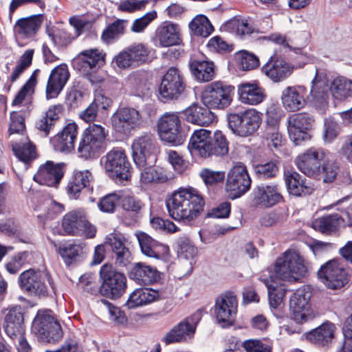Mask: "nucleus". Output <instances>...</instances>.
Returning <instances> with one entry per match:
<instances>
[{"label":"nucleus","mask_w":352,"mask_h":352,"mask_svg":"<svg viewBox=\"0 0 352 352\" xmlns=\"http://www.w3.org/2000/svg\"><path fill=\"white\" fill-rule=\"evenodd\" d=\"M298 169L311 178L322 176L324 183L333 182L338 175V164L329 157V153L320 148L311 147L299 154L295 159Z\"/></svg>","instance_id":"1"},{"label":"nucleus","mask_w":352,"mask_h":352,"mask_svg":"<svg viewBox=\"0 0 352 352\" xmlns=\"http://www.w3.org/2000/svg\"><path fill=\"white\" fill-rule=\"evenodd\" d=\"M169 215L177 221H191L204 210L205 202L199 191L192 187L180 188L166 200Z\"/></svg>","instance_id":"2"},{"label":"nucleus","mask_w":352,"mask_h":352,"mask_svg":"<svg viewBox=\"0 0 352 352\" xmlns=\"http://www.w3.org/2000/svg\"><path fill=\"white\" fill-rule=\"evenodd\" d=\"M309 263L294 250H287L278 257L274 267L275 276L281 280L296 282L309 273Z\"/></svg>","instance_id":"3"},{"label":"nucleus","mask_w":352,"mask_h":352,"mask_svg":"<svg viewBox=\"0 0 352 352\" xmlns=\"http://www.w3.org/2000/svg\"><path fill=\"white\" fill-rule=\"evenodd\" d=\"M105 129L100 124H90L82 133L77 153L84 160L98 157L105 149Z\"/></svg>","instance_id":"4"},{"label":"nucleus","mask_w":352,"mask_h":352,"mask_svg":"<svg viewBox=\"0 0 352 352\" xmlns=\"http://www.w3.org/2000/svg\"><path fill=\"white\" fill-rule=\"evenodd\" d=\"M50 310L38 311L32 323V330L38 338L47 343H55L63 338V330Z\"/></svg>","instance_id":"5"},{"label":"nucleus","mask_w":352,"mask_h":352,"mask_svg":"<svg viewBox=\"0 0 352 352\" xmlns=\"http://www.w3.org/2000/svg\"><path fill=\"white\" fill-rule=\"evenodd\" d=\"M228 126L232 133L241 137L254 133L261 124V113L254 109L228 114Z\"/></svg>","instance_id":"6"},{"label":"nucleus","mask_w":352,"mask_h":352,"mask_svg":"<svg viewBox=\"0 0 352 352\" xmlns=\"http://www.w3.org/2000/svg\"><path fill=\"white\" fill-rule=\"evenodd\" d=\"M100 276L102 284L99 292L102 296L114 300L124 294L126 289V278L123 273L105 264L100 270Z\"/></svg>","instance_id":"7"},{"label":"nucleus","mask_w":352,"mask_h":352,"mask_svg":"<svg viewBox=\"0 0 352 352\" xmlns=\"http://www.w3.org/2000/svg\"><path fill=\"white\" fill-rule=\"evenodd\" d=\"M48 284L54 288L52 278L47 272L29 269L19 276L21 289L30 295L45 297L48 294Z\"/></svg>","instance_id":"8"},{"label":"nucleus","mask_w":352,"mask_h":352,"mask_svg":"<svg viewBox=\"0 0 352 352\" xmlns=\"http://www.w3.org/2000/svg\"><path fill=\"white\" fill-rule=\"evenodd\" d=\"M132 156L138 167L146 164H155L156 162L157 143L151 133H144L133 140L131 145Z\"/></svg>","instance_id":"9"},{"label":"nucleus","mask_w":352,"mask_h":352,"mask_svg":"<svg viewBox=\"0 0 352 352\" xmlns=\"http://www.w3.org/2000/svg\"><path fill=\"white\" fill-rule=\"evenodd\" d=\"M251 184L247 167L242 163H238L228 171L225 189L228 197L234 199L246 193Z\"/></svg>","instance_id":"10"},{"label":"nucleus","mask_w":352,"mask_h":352,"mask_svg":"<svg viewBox=\"0 0 352 352\" xmlns=\"http://www.w3.org/2000/svg\"><path fill=\"white\" fill-rule=\"evenodd\" d=\"M186 87L183 74L175 67H170L164 75L159 87V94L164 102L178 99Z\"/></svg>","instance_id":"11"},{"label":"nucleus","mask_w":352,"mask_h":352,"mask_svg":"<svg viewBox=\"0 0 352 352\" xmlns=\"http://www.w3.org/2000/svg\"><path fill=\"white\" fill-rule=\"evenodd\" d=\"M201 318V313L199 311L195 312L190 316L180 321L177 324L168 331L162 339V341L166 345L185 342L193 338L198 322Z\"/></svg>","instance_id":"12"},{"label":"nucleus","mask_w":352,"mask_h":352,"mask_svg":"<svg viewBox=\"0 0 352 352\" xmlns=\"http://www.w3.org/2000/svg\"><path fill=\"white\" fill-rule=\"evenodd\" d=\"M157 128L161 140L172 145H182L186 140V134L176 113H166L162 116L159 120Z\"/></svg>","instance_id":"13"},{"label":"nucleus","mask_w":352,"mask_h":352,"mask_svg":"<svg viewBox=\"0 0 352 352\" xmlns=\"http://www.w3.org/2000/svg\"><path fill=\"white\" fill-rule=\"evenodd\" d=\"M234 90L232 86L217 81L206 87L201 94L203 104L210 109H224L232 100L231 92Z\"/></svg>","instance_id":"14"},{"label":"nucleus","mask_w":352,"mask_h":352,"mask_svg":"<svg viewBox=\"0 0 352 352\" xmlns=\"http://www.w3.org/2000/svg\"><path fill=\"white\" fill-rule=\"evenodd\" d=\"M104 159V168L110 177L120 181L129 179L131 166L122 148H113Z\"/></svg>","instance_id":"15"},{"label":"nucleus","mask_w":352,"mask_h":352,"mask_svg":"<svg viewBox=\"0 0 352 352\" xmlns=\"http://www.w3.org/2000/svg\"><path fill=\"white\" fill-rule=\"evenodd\" d=\"M318 275L327 287L331 289H340L349 280L346 270L337 259L329 261L321 266Z\"/></svg>","instance_id":"16"},{"label":"nucleus","mask_w":352,"mask_h":352,"mask_svg":"<svg viewBox=\"0 0 352 352\" xmlns=\"http://www.w3.org/2000/svg\"><path fill=\"white\" fill-rule=\"evenodd\" d=\"M314 118L306 112L294 113L287 118V131L290 140L296 144L309 140L308 131L311 129Z\"/></svg>","instance_id":"17"},{"label":"nucleus","mask_w":352,"mask_h":352,"mask_svg":"<svg viewBox=\"0 0 352 352\" xmlns=\"http://www.w3.org/2000/svg\"><path fill=\"white\" fill-rule=\"evenodd\" d=\"M237 305L236 296L232 292H226L216 299L214 313L222 327H229L234 324Z\"/></svg>","instance_id":"18"},{"label":"nucleus","mask_w":352,"mask_h":352,"mask_svg":"<svg viewBox=\"0 0 352 352\" xmlns=\"http://www.w3.org/2000/svg\"><path fill=\"white\" fill-rule=\"evenodd\" d=\"M104 63V54L98 49H89L80 52L74 60V67L92 83V74Z\"/></svg>","instance_id":"19"},{"label":"nucleus","mask_w":352,"mask_h":352,"mask_svg":"<svg viewBox=\"0 0 352 352\" xmlns=\"http://www.w3.org/2000/svg\"><path fill=\"white\" fill-rule=\"evenodd\" d=\"M111 123L114 129L126 134L141 123L140 112L132 107H120L112 115Z\"/></svg>","instance_id":"20"},{"label":"nucleus","mask_w":352,"mask_h":352,"mask_svg":"<svg viewBox=\"0 0 352 352\" xmlns=\"http://www.w3.org/2000/svg\"><path fill=\"white\" fill-rule=\"evenodd\" d=\"M252 195L255 206L265 208L275 206L283 199L276 184L257 185L254 187Z\"/></svg>","instance_id":"21"},{"label":"nucleus","mask_w":352,"mask_h":352,"mask_svg":"<svg viewBox=\"0 0 352 352\" xmlns=\"http://www.w3.org/2000/svg\"><path fill=\"white\" fill-rule=\"evenodd\" d=\"M136 236L141 252L144 255L158 260L166 261L168 259L170 250L168 245L156 241L143 232L137 233Z\"/></svg>","instance_id":"22"},{"label":"nucleus","mask_w":352,"mask_h":352,"mask_svg":"<svg viewBox=\"0 0 352 352\" xmlns=\"http://www.w3.org/2000/svg\"><path fill=\"white\" fill-rule=\"evenodd\" d=\"M293 71L294 66L276 54L272 56L262 67V72L275 82L285 80Z\"/></svg>","instance_id":"23"},{"label":"nucleus","mask_w":352,"mask_h":352,"mask_svg":"<svg viewBox=\"0 0 352 352\" xmlns=\"http://www.w3.org/2000/svg\"><path fill=\"white\" fill-rule=\"evenodd\" d=\"M126 239L120 233H111L105 237L104 245L109 246L116 254V263L118 266L125 267L129 265L132 256L126 246Z\"/></svg>","instance_id":"24"},{"label":"nucleus","mask_w":352,"mask_h":352,"mask_svg":"<svg viewBox=\"0 0 352 352\" xmlns=\"http://www.w3.org/2000/svg\"><path fill=\"white\" fill-rule=\"evenodd\" d=\"M3 329L12 340L24 334L23 309L21 306H14L8 311L4 316Z\"/></svg>","instance_id":"25"},{"label":"nucleus","mask_w":352,"mask_h":352,"mask_svg":"<svg viewBox=\"0 0 352 352\" xmlns=\"http://www.w3.org/2000/svg\"><path fill=\"white\" fill-rule=\"evenodd\" d=\"M77 135V124L69 123L50 139V143L56 151L68 153L74 149Z\"/></svg>","instance_id":"26"},{"label":"nucleus","mask_w":352,"mask_h":352,"mask_svg":"<svg viewBox=\"0 0 352 352\" xmlns=\"http://www.w3.org/2000/svg\"><path fill=\"white\" fill-rule=\"evenodd\" d=\"M284 180L288 192L296 197L311 195L315 190L311 182L295 170L285 171Z\"/></svg>","instance_id":"27"},{"label":"nucleus","mask_w":352,"mask_h":352,"mask_svg":"<svg viewBox=\"0 0 352 352\" xmlns=\"http://www.w3.org/2000/svg\"><path fill=\"white\" fill-rule=\"evenodd\" d=\"M69 78V72L66 64H60L54 68L50 74L46 86V98L52 99L56 98Z\"/></svg>","instance_id":"28"},{"label":"nucleus","mask_w":352,"mask_h":352,"mask_svg":"<svg viewBox=\"0 0 352 352\" xmlns=\"http://www.w3.org/2000/svg\"><path fill=\"white\" fill-rule=\"evenodd\" d=\"M63 164H54L47 161L40 166L34 179L41 185L47 186H56L63 177Z\"/></svg>","instance_id":"29"},{"label":"nucleus","mask_w":352,"mask_h":352,"mask_svg":"<svg viewBox=\"0 0 352 352\" xmlns=\"http://www.w3.org/2000/svg\"><path fill=\"white\" fill-rule=\"evenodd\" d=\"M290 316L296 322L302 324L312 320L314 313L309 309L308 300L302 295L296 293L289 301Z\"/></svg>","instance_id":"30"},{"label":"nucleus","mask_w":352,"mask_h":352,"mask_svg":"<svg viewBox=\"0 0 352 352\" xmlns=\"http://www.w3.org/2000/svg\"><path fill=\"white\" fill-rule=\"evenodd\" d=\"M166 292L153 289L151 288H139L134 290L126 302L129 309L144 306L153 302L166 298Z\"/></svg>","instance_id":"31"},{"label":"nucleus","mask_w":352,"mask_h":352,"mask_svg":"<svg viewBox=\"0 0 352 352\" xmlns=\"http://www.w3.org/2000/svg\"><path fill=\"white\" fill-rule=\"evenodd\" d=\"M154 40L156 45L162 47L179 45L182 39L178 25L169 22L163 23L157 28Z\"/></svg>","instance_id":"32"},{"label":"nucleus","mask_w":352,"mask_h":352,"mask_svg":"<svg viewBox=\"0 0 352 352\" xmlns=\"http://www.w3.org/2000/svg\"><path fill=\"white\" fill-rule=\"evenodd\" d=\"M211 131L201 129L195 130L192 134L188 148L192 155L201 157H208V149L211 146Z\"/></svg>","instance_id":"33"},{"label":"nucleus","mask_w":352,"mask_h":352,"mask_svg":"<svg viewBox=\"0 0 352 352\" xmlns=\"http://www.w3.org/2000/svg\"><path fill=\"white\" fill-rule=\"evenodd\" d=\"M336 325L326 321L306 333V338L311 343L321 346H328L335 338Z\"/></svg>","instance_id":"34"},{"label":"nucleus","mask_w":352,"mask_h":352,"mask_svg":"<svg viewBox=\"0 0 352 352\" xmlns=\"http://www.w3.org/2000/svg\"><path fill=\"white\" fill-rule=\"evenodd\" d=\"M93 179L92 173L88 170L74 171L66 187L69 198L78 199L82 191L89 187Z\"/></svg>","instance_id":"35"},{"label":"nucleus","mask_w":352,"mask_h":352,"mask_svg":"<svg viewBox=\"0 0 352 352\" xmlns=\"http://www.w3.org/2000/svg\"><path fill=\"white\" fill-rule=\"evenodd\" d=\"M131 279L139 285L153 284L160 279V273L156 268L142 263H137L129 272Z\"/></svg>","instance_id":"36"},{"label":"nucleus","mask_w":352,"mask_h":352,"mask_svg":"<svg viewBox=\"0 0 352 352\" xmlns=\"http://www.w3.org/2000/svg\"><path fill=\"white\" fill-rule=\"evenodd\" d=\"M302 87H287L282 92L281 100L284 108L288 111H297L302 109L306 100Z\"/></svg>","instance_id":"37"},{"label":"nucleus","mask_w":352,"mask_h":352,"mask_svg":"<svg viewBox=\"0 0 352 352\" xmlns=\"http://www.w3.org/2000/svg\"><path fill=\"white\" fill-rule=\"evenodd\" d=\"M239 100L244 104L256 105L265 98L264 90L256 83L244 82L238 86Z\"/></svg>","instance_id":"38"},{"label":"nucleus","mask_w":352,"mask_h":352,"mask_svg":"<svg viewBox=\"0 0 352 352\" xmlns=\"http://www.w3.org/2000/svg\"><path fill=\"white\" fill-rule=\"evenodd\" d=\"M85 213L81 210H74L64 215L62 219V228L65 234L81 235L82 226H85Z\"/></svg>","instance_id":"39"},{"label":"nucleus","mask_w":352,"mask_h":352,"mask_svg":"<svg viewBox=\"0 0 352 352\" xmlns=\"http://www.w3.org/2000/svg\"><path fill=\"white\" fill-rule=\"evenodd\" d=\"M210 109L203 107L197 104H193L184 111V114L187 121L200 126H208L214 119L213 113Z\"/></svg>","instance_id":"40"},{"label":"nucleus","mask_w":352,"mask_h":352,"mask_svg":"<svg viewBox=\"0 0 352 352\" xmlns=\"http://www.w3.org/2000/svg\"><path fill=\"white\" fill-rule=\"evenodd\" d=\"M344 226V218L338 213L322 216L314 221V228L325 234H331Z\"/></svg>","instance_id":"41"},{"label":"nucleus","mask_w":352,"mask_h":352,"mask_svg":"<svg viewBox=\"0 0 352 352\" xmlns=\"http://www.w3.org/2000/svg\"><path fill=\"white\" fill-rule=\"evenodd\" d=\"M43 17L42 14H37L19 19L14 25V32L22 38L34 36L42 24Z\"/></svg>","instance_id":"42"},{"label":"nucleus","mask_w":352,"mask_h":352,"mask_svg":"<svg viewBox=\"0 0 352 352\" xmlns=\"http://www.w3.org/2000/svg\"><path fill=\"white\" fill-rule=\"evenodd\" d=\"M63 108L60 104L54 105L49 108L44 116L36 121V128L44 137L49 135L56 122L60 118V113Z\"/></svg>","instance_id":"43"},{"label":"nucleus","mask_w":352,"mask_h":352,"mask_svg":"<svg viewBox=\"0 0 352 352\" xmlns=\"http://www.w3.org/2000/svg\"><path fill=\"white\" fill-rule=\"evenodd\" d=\"M191 74L195 78L200 82L212 80L214 76L213 63L194 60L189 65Z\"/></svg>","instance_id":"44"},{"label":"nucleus","mask_w":352,"mask_h":352,"mask_svg":"<svg viewBox=\"0 0 352 352\" xmlns=\"http://www.w3.org/2000/svg\"><path fill=\"white\" fill-rule=\"evenodd\" d=\"M260 279L267 288L270 306L274 309L278 308L285 296V289L272 278L267 279L261 277Z\"/></svg>","instance_id":"45"},{"label":"nucleus","mask_w":352,"mask_h":352,"mask_svg":"<svg viewBox=\"0 0 352 352\" xmlns=\"http://www.w3.org/2000/svg\"><path fill=\"white\" fill-rule=\"evenodd\" d=\"M51 243L67 265H70L75 261L82 251V246L80 244L71 241L56 244L54 241H51Z\"/></svg>","instance_id":"46"},{"label":"nucleus","mask_w":352,"mask_h":352,"mask_svg":"<svg viewBox=\"0 0 352 352\" xmlns=\"http://www.w3.org/2000/svg\"><path fill=\"white\" fill-rule=\"evenodd\" d=\"M329 90L335 98L344 100L352 96V81L343 76L337 77L331 82Z\"/></svg>","instance_id":"47"},{"label":"nucleus","mask_w":352,"mask_h":352,"mask_svg":"<svg viewBox=\"0 0 352 352\" xmlns=\"http://www.w3.org/2000/svg\"><path fill=\"white\" fill-rule=\"evenodd\" d=\"M318 71L316 72L315 78L312 80L311 89V100L316 105L324 106L327 103L329 87L324 82L317 80Z\"/></svg>","instance_id":"48"},{"label":"nucleus","mask_w":352,"mask_h":352,"mask_svg":"<svg viewBox=\"0 0 352 352\" xmlns=\"http://www.w3.org/2000/svg\"><path fill=\"white\" fill-rule=\"evenodd\" d=\"M127 23V20L117 19L109 24L102 32L101 36L102 40L107 44L114 42L124 33L126 24Z\"/></svg>","instance_id":"49"},{"label":"nucleus","mask_w":352,"mask_h":352,"mask_svg":"<svg viewBox=\"0 0 352 352\" xmlns=\"http://www.w3.org/2000/svg\"><path fill=\"white\" fill-rule=\"evenodd\" d=\"M189 28L195 35L208 37L214 30L208 19L204 15L195 17L189 23Z\"/></svg>","instance_id":"50"},{"label":"nucleus","mask_w":352,"mask_h":352,"mask_svg":"<svg viewBox=\"0 0 352 352\" xmlns=\"http://www.w3.org/2000/svg\"><path fill=\"white\" fill-rule=\"evenodd\" d=\"M208 157L211 155L224 156L228 153V142L220 131L214 133L211 146L208 149Z\"/></svg>","instance_id":"51"},{"label":"nucleus","mask_w":352,"mask_h":352,"mask_svg":"<svg viewBox=\"0 0 352 352\" xmlns=\"http://www.w3.org/2000/svg\"><path fill=\"white\" fill-rule=\"evenodd\" d=\"M155 164H146L144 166L138 167L141 170L140 181L143 184L151 182H164L167 177L160 169H157Z\"/></svg>","instance_id":"52"},{"label":"nucleus","mask_w":352,"mask_h":352,"mask_svg":"<svg viewBox=\"0 0 352 352\" xmlns=\"http://www.w3.org/2000/svg\"><path fill=\"white\" fill-rule=\"evenodd\" d=\"M12 147L15 155L25 163L36 157L35 146L31 142H14Z\"/></svg>","instance_id":"53"},{"label":"nucleus","mask_w":352,"mask_h":352,"mask_svg":"<svg viewBox=\"0 0 352 352\" xmlns=\"http://www.w3.org/2000/svg\"><path fill=\"white\" fill-rule=\"evenodd\" d=\"M133 66H139L146 62L150 53L148 47L143 43H134L127 47Z\"/></svg>","instance_id":"54"},{"label":"nucleus","mask_w":352,"mask_h":352,"mask_svg":"<svg viewBox=\"0 0 352 352\" xmlns=\"http://www.w3.org/2000/svg\"><path fill=\"white\" fill-rule=\"evenodd\" d=\"M223 28L231 32H235L237 35L243 36L253 33L254 29L245 19H232L227 21Z\"/></svg>","instance_id":"55"},{"label":"nucleus","mask_w":352,"mask_h":352,"mask_svg":"<svg viewBox=\"0 0 352 352\" xmlns=\"http://www.w3.org/2000/svg\"><path fill=\"white\" fill-rule=\"evenodd\" d=\"M178 256L185 259L194 258L197 254V248L187 237H179L176 241Z\"/></svg>","instance_id":"56"},{"label":"nucleus","mask_w":352,"mask_h":352,"mask_svg":"<svg viewBox=\"0 0 352 352\" xmlns=\"http://www.w3.org/2000/svg\"><path fill=\"white\" fill-rule=\"evenodd\" d=\"M254 170L256 177L261 179H271L276 177L278 172V163L276 160H272L256 164L254 166Z\"/></svg>","instance_id":"57"},{"label":"nucleus","mask_w":352,"mask_h":352,"mask_svg":"<svg viewBox=\"0 0 352 352\" xmlns=\"http://www.w3.org/2000/svg\"><path fill=\"white\" fill-rule=\"evenodd\" d=\"M34 54L33 50H26L20 57L16 65L15 66L11 76L10 82L12 83L15 82L21 74L30 66L32 61Z\"/></svg>","instance_id":"58"},{"label":"nucleus","mask_w":352,"mask_h":352,"mask_svg":"<svg viewBox=\"0 0 352 352\" xmlns=\"http://www.w3.org/2000/svg\"><path fill=\"white\" fill-rule=\"evenodd\" d=\"M31 252L29 251L19 252L15 254L6 265V268L10 274H16L26 263H29Z\"/></svg>","instance_id":"59"},{"label":"nucleus","mask_w":352,"mask_h":352,"mask_svg":"<svg viewBox=\"0 0 352 352\" xmlns=\"http://www.w3.org/2000/svg\"><path fill=\"white\" fill-rule=\"evenodd\" d=\"M199 176L206 186H212L219 183L223 182L225 179V172L220 170H214L210 168H203Z\"/></svg>","instance_id":"60"},{"label":"nucleus","mask_w":352,"mask_h":352,"mask_svg":"<svg viewBox=\"0 0 352 352\" xmlns=\"http://www.w3.org/2000/svg\"><path fill=\"white\" fill-rule=\"evenodd\" d=\"M119 202H120V196L113 192L100 198L98 203V206L102 212L113 213Z\"/></svg>","instance_id":"61"},{"label":"nucleus","mask_w":352,"mask_h":352,"mask_svg":"<svg viewBox=\"0 0 352 352\" xmlns=\"http://www.w3.org/2000/svg\"><path fill=\"white\" fill-rule=\"evenodd\" d=\"M236 59L239 65L243 70H251L258 66V58L253 54L245 51H241L237 54Z\"/></svg>","instance_id":"62"},{"label":"nucleus","mask_w":352,"mask_h":352,"mask_svg":"<svg viewBox=\"0 0 352 352\" xmlns=\"http://www.w3.org/2000/svg\"><path fill=\"white\" fill-rule=\"evenodd\" d=\"M342 330L343 343L336 352H352V314L346 319Z\"/></svg>","instance_id":"63"},{"label":"nucleus","mask_w":352,"mask_h":352,"mask_svg":"<svg viewBox=\"0 0 352 352\" xmlns=\"http://www.w3.org/2000/svg\"><path fill=\"white\" fill-rule=\"evenodd\" d=\"M122 208L134 214H139L144 208V204L140 199L134 196H125L120 199Z\"/></svg>","instance_id":"64"}]
</instances>
